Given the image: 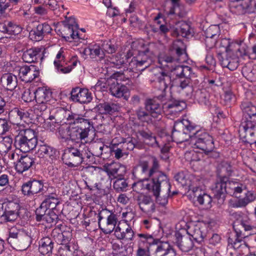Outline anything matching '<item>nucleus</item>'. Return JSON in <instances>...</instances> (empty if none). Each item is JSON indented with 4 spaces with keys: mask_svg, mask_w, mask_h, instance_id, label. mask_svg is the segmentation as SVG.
Here are the masks:
<instances>
[{
    "mask_svg": "<svg viewBox=\"0 0 256 256\" xmlns=\"http://www.w3.org/2000/svg\"><path fill=\"white\" fill-rule=\"evenodd\" d=\"M138 54L132 57L134 54L130 50L126 54H118L113 58L112 63L117 68H120L122 66L128 63V68L136 72H142L149 67L153 62L154 55L153 52L150 50L149 48H146L144 50L138 48Z\"/></svg>",
    "mask_w": 256,
    "mask_h": 256,
    "instance_id": "f257e3e1",
    "label": "nucleus"
},
{
    "mask_svg": "<svg viewBox=\"0 0 256 256\" xmlns=\"http://www.w3.org/2000/svg\"><path fill=\"white\" fill-rule=\"evenodd\" d=\"M154 74L155 87L162 92V95L158 96L161 100L166 96V90L169 86L175 87L178 92L188 97L191 96L194 90L192 86L190 84V77L176 78L172 81L168 73L160 68L154 69Z\"/></svg>",
    "mask_w": 256,
    "mask_h": 256,
    "instance_id": "f03ea898",
    "label": "nucleus"
},
{
    "mask_svg": "<svg viewBox=\"0 0 256 256\" xmlns=\"http://www.w3.org/2000/svg\"><path fill=\"white\" fill-rule=\"evenodd\" d=\"M16 144L20 152H27L34 149L38 144L37 132L20 123L13 124Z\"/></svg>",
    "mask_w": 256,
    "mask_h": 256,
    "instance_id": "7ed1b4c3",
    "label": "nucleus"
},
{
    "mask_svg": "<svg viewBox=\"0 0 256 256\" xmlns=\"http://www.w3.org/2000/svg\"><path fill=\"white\" fill-rule=\"evenodd\" d=\"M137 236L138 238V246L149 248L150 245L154 246V250L150 256H176V251L168 242L160 241L147 233L138 234Z\"/></svg>",
    "mask_w": 256,
    "mask_h": 256,
    "instance_id": "20e7f679",
    "label": "nucleus"
},
{
    "mask_svg": "<svg viewBox=\"0 0 256 256\" xmlns=\"http://www.w3.org/2000/svg\"><path fill=\"white\" fill-rule=\"evenodd\" d=\"M190 143L194 149H199L204 153L208 154L212 152L214 148L212 137L205 129H196L188 134Z\"/></svg>",
    "mask_w": 256,
    "mask_h": 256,
    "instance_id": "39448f33",
    "label": "nucleus"
},
{
    "mask_svg": "<svg viewBox=\"0 0 256 256\" xmlns=\"http://www.w3.org/2000/svg\"><path fill=\"white\" fill-rule=\"evenodd\" d=\"M33 237L34 235L30 231L18 230L12 228L10 230L7 241L14 248L24 250L30 246Z\"/></svg>",
    "mask_w": 256,
    "mask_h": 256,
    "instance_id": "423d86ee",
    "label": "nucleus"
},
{
    "mask_svg": "<svg viewBox=\"0 0 256 256\" xmlns=\"http://www.w3.org/2000/svg\"><path fill=\"white\" fill-rule=\"evenodd\" d=\"M139 168L140 173V178L156 183L162 182L163 184H166L165 180L168 176L160 170V166L156 158L153 159L152 166L150 168H149L147 162H144L140 165Z\"/></svg>",
    "mask_w": 256,
    "mask_h": 256,
    "instance_id": "0eeeda50",
    "label": "nucleus"
},
{
    "mask_svg": "<svg viewBox=\"0 0 256 256\" xmlns=\"http://www.w3.org/2000/svg\"><path fill=\"white\" fill-rule=\"evenodd\" d=\"M196 128L197 126L188 120L183 119L182 120L176 121L172 132V141L176 143H182L186 141L189 138L187 132L191 134Z\"/></svg>",
    "mask_w": 256,
    "mask_h": 256,
    "instance_id": "6e6552de",
    "label": "nucleus"
},
{
    "mask_svg": "<svg viewBox=\"0 0 256 256\" xmlns=\"http://www.w3.org/2000/svg\"><path fill=\"white\" fill-rule=\"evenodd\" d=\"M20 205L14 200L0 202V223L15 221L19 216Z\"/></svg>",
    "mask_w": 256,
    "mask_h": 256,
    "instance_id": "1a4fd4ad",
    "label": "nucleus"
},
{
    "mask_svg": "<svg viewBox=\"0 0 256 256\" xmlns=\"http://www.w3.org/2000/svg\"><path fill=\"white\" fill-rule=\"evenodd\" d=\"M100 228L105 234H110L115 230L118 222L116 215L107 209L102 210L98 215Z\"/></svg>",
    "mask_w": 256,
    "mask_h": 256,
    "instance_id": "9d476101",
    "label": "nucleus"
},
{
    "mask_svg": "<svg viewBox=\"0 0 256 256\" xmlns=\"http://www.w3.org/2000/svg\"><path fill=\"white\" fill-rule=\"evenodd\" d=\"M36 104L34 106V112L38 116H41L50 105L52 92L44 87H39L35 91Z\"/></svg>",
    "mask_w": 256,
    "mask_h": 256,
    "instance_id": "9b49d317",
    "label": "nucleus"
},
{
    "mask_svg": "<svg viewBox=\"0 0 256 256\" xmlns=\"http://www.w3.org/2000/svg\"><path fill=\"white\" fill-rule=\"evenodd\" d=\"M93 128L92 126H69L65 130L61 128L60 132L62 138L78 142L87 138L90 128Z\"/></svg>",
    "mask_w": 256,
    "mask_h": 256,
    "instance_id": "f8f14e48",
    "label": "nucleus"
},
{
    "mask_svg": "<svg viewBox=\"0 0 256 256\" xmlns=\"http://www.w3.org/2000/svg\"><path fill=\"white\" fill-rule=\"evenodd\" d=\"M58 31L60 34L66 41L71 42L73 40L80 38L78 25L74 18H69L62 22L60 26Z\"/></svg>",
    "mask_w": 256,
    "mask_h": 256,
    "instance_id": "ddd939ff",
    "label": "nucleus"
},
{
    "mask_svg": "<svg viewBox=\"0 0 256 256\" xmlns=\"http://www.w3.org/2000/svg\"><path fill=\"white\" fill-rule=\"evenodd\" d=\"M63 116L64 118L62 119L65 123H67L70 125L76 124L79 126H92L91 122L85 118L84 116L81 114L74 112L70 110H66L64 109H60L56 113V116L61 118L60 116Z\"/></svg>",
    "mask_w": 256,
    "mask_h": 256,
    "instance_id": "4468645a",
    "label": "nucleus"
},
{
    "mask_svg": "<svg viewBox=\"0 0 256 256\" xmlns=\"http://www.w3.org/2000/svg\"><path fill=\"white\" fill-rule=\"evenodd\" d=\"M166 184H163L162 182L158 184V194H153L156 198L157 202L162 206H166L168 202V198L178 194L176 191H170L171 184L168 177L166 178Z\"/></svg>",
    "mask_w": 256,
    "mask_h": 256,
    "instance_id": "2eb2a0df",
    "label": "nucleus"
},
{
    "mask_svg": "<svg viewBox=\"0 0 256 256\" xmlns=\"http://www.w3.org/2000/svg\"><path fill=\"white\" fill-rule=\"evenodd\" d=\"M62 158L64 162L71 168L78 166L84 160L82 152L73 147L65 150Z\"/></svg>",
    "mask_w": 256,
    "mask_h": 256,
    "instance_id": "dca6fc26",
    "label": "nucleus"
},
{
    "mask_svg": "<svg viewBox=\"0 0 256 256\" xmlns=\"http://www.w3.org/2000/svg\"><path fill=\"white\" fill-rule=\"evenodd\" d=\"M20 80L24 82H30L40 76L38 68L34 65H23L17 68Z\"/></svg>",
    "mask_w": 256,
    "mask_h": 256,
    "instance_id": "f3484780",
    "label": "nucleus"
},
{
    "mask_svg": "<svg viewBox=\"0 0 256 256\" xmlns=\"http://www.w3.org/2000/svg\"><path fill=\"white\" fill-rule=\"evenodd\" d=\"M188 234L198 242H202L208 233V224L204 222H198L188 227Z\"/></svg>",
    "mask_w": 256,
    "mask_h": 256,
    "instance_id": "a211bd4d",
    "label": "nucleus"
},
{
    "mask_svg": "<svg viewBox=\"0 0 256 256\" xmlns=\"http://www.w3.org/2000/svg\"><path fill=\"white\" fill-rule=\"evenodd\" d=\"M240 131L245 133L244 137L249 144H256V120L242 122Z\"/></svg>",
    "mask_w": 256,
    "mask_h": 256,
    "instance_id": "6ab92c4d",
    "label": "nucleus"
},
{
    "mask_svg": "<svg viewBox=\"0 0 256 256\" xmlns=\"http://www.w3.org/2000/svg\"><path fill=\"white\" fill-rule=\"evenodd\" d=\"M70 98L75 102L88 104L92 100V93L87 88L76 87L70 92Z\"/></svg>",
    "mask_w": 256,
    "mask_h": 256,
    "instance_id": "aec40b11",
    "label": "nucleus"
},
{
    "mask_svg": "<svg viewBox=\"0 0 256 256\" xmlns=\"http://www.w3.org/2000/svg\"><path fill=\"white\" fill-rule=\"evenodd\" d=\"M110 92L111 94L117 98H122L128 100L130 96L128 88L124 84L119 83L115 80L110 84Z\"/></svg>",
    "mask_w": 256,
    "mask_h": 256,
    "instance_id": "412c9836",
    "label": "nucleus"
},
{
    "mask_svg": "<svg viewBox=\"0 0 256 256\" xmlns=\"http://www.w3.org/2000/svg\"><path fill=\"white\" fill-rule=\"evenodd\" d=\"M32 111H34V109L24 110L14 108L9 112L8 119L12 122V125L14 124L18 123L19 120L26 122L28 118H32Z\"/></svg>",
    "mask_w": 256,
    "mask_h": 256,
    "instance_id": "4be33fe9",
    "label": "nucleus"
},
{
    "mask_svg": "<svg viewBox=\"0 0 256 256\" xmlns=\"http://www.w3.org/2000/svg\"><path fill=\"white\" fill-rule=\"evenodd\" d=\"M140 180L132 184L133 190L136 192H140L142 190H146L153 194H158V187L156 183L148 180L139 178Z\"/></svg>",
    "mask_w": 256,
    "mask_h": 256,
    "instance_id": "5701e85b",
    "label": "nucleus"
},
{
    "mask_svg": "<svg viewBox=\"0 0 256 256\" xmlns=\"http://www.w3.org/2000/svg\"><path fill=\"white\" fill-rule=\"evenodd\" d=\"M43 55V48L34 47L24 51L22 56V59L25 62H36L38 60H42Z\"/></svg>",
    "mask_w": 256,
    "mask_h": 256,
    "instance_id": "b1692460",
    "label": "nucleus"
},
{
    "mask_svg": "<svg viewBox=\"0 0 256 256\" xmlns=\"http://www.w3.org/2000/svg\"><path fill=\"white\" fill-rule=\"evenodd\" d=\"M36 154L40 158H45L50 163L53 162L57 158V150L46 144L38 146Z\"/></svg>",
    "mask_w": 256,
    "mask_h": 256,
    "instance_id": "393cba45",
    "label": "nucleus"
},
{
    "mask_svg": "<svg viewBox=\"0 0 256 256\" xmlns=\"http://www.w3.org/2000/svg\"><path fill=\"white\" fill-rule=\"evenodd\" d=\"M83 53L90 58L96 61H101L104 58V52L98 44H90L86 48Z\"/></svg>",
    "mask_w": 256,
    "mask_h": 256,
    "instance_id": "a878e982",
    "label": "nucleus"
},
{
    "mask_svg": "<svg viewBox=\"0 0 256 256\" xmlns=\"http://www.w3.org/2000/svg\"><path fill=\"white\" fill-rule=\"evenodd\" d=\"M160 95H162V93L158 95L156 98L148 100L146 102V110L153 118H158L163 112L162 108L158 100L163 101L165 96L161 100L158 98Z\"/></svg>",
    "mask_w": 256,
    "mask_h": 256,
    "instance_id": "bb28decb",
    "label": "nucleus"
},
{
    "mask_svg": "<svg viewBox=\"0 0 256 256\" xmlns=\"http://www.w3.org/2000/svg\"><path fill=\"white\" fill-rule=\"evenodd\" d=\"M116 237L120 240H132L134 232L127 222L119 223L114 230Z\"/></svg>",
    "mask_w": 256,
    "mask_h": 256,
    "instance_id": "cd10ccee",
    "label": "nucleus"
},
{
    "mask_svg": "<svg viewBox=\"0 0 256 256\" xmlns=\"http://www.w3.org/2000/svg\"><path fill=\"white\" fill-rule=\"evenodd\" d=\"M52 28L46 22L39 24L30 32V38L34 41H40L44 37L51 32Z\"/></svg>",
    "mask_w": 256,
    "mask_h": 256,
    "instance_id": "c85d7f7f",
    "label": "nucleus"
},
{
    "mask_svg": "<svg viewBox=\"0 0 256 256\" xmlns=\"http://www.w3.org/2000/svg\"><path fill=\"white\" fill-rule=\"evenodd\" d=\"M175 236V243L182 252H188L192 248L194 242L189 235L182 236L178 232L176 233Z\"/></svg>",
    "mask_w": 256,
    "mask_h": 256,
    "instance_id": "c756f323",
    "label": "nucleus"
},
{
    "mask_svg": "<svg viewBox=\"0 0 256 256\" xmlns=\"http://www.w3.org/2000/svg\"><path fill=\"white\" fill-rule=\"evenodd\" d=\"M138 204L140 209L144 212L151 214L155 210V204L150 196L140 195L138 197Z\"/></svg>",
    "mask_w": 256,
    "mask_h": 256,
    "instance_id": "7c9ffc66",
    "label": "nucleus"
},
{
    "mask_svg": "<svg viewBox=\"0 0 256 256\" xmlns=\"http://www.w3.org/2000/svg\"><path fill=\"white\" fill-rule=\"evenodd\" d=\"M236 238H228V247L229 248H234L240 254L241 252L243 251H248V248L244 243H242V237L241 236V232H236Z\"/></svg>",
    "mask_w": 256,
    "mask_h": 256,
    "instance_id": "2f4dec72",
    "label": "nucleus"
},
{
    "mask_svg": "<svg viewBox=\"0 0 256 256\" xmlns=\"http://www.w3.org/2000/svg\"><path fill=\"white\" fill-rule=\"evenodd\" d=\"M34 164V160L32 157L28 155L21 156L15 164V169L18 173L22 174L28 170Z\"/></svg>",
    "mask_w": 256,
    "mask_h": 256,
    "instance_id": "473e14b6",
    "label": "nucleus"
},
{
    "mask_svg": "<svg viewBox=\"0 0 256 256\" xmlns=\"http://www.w3.org/2000/svg\"><path fill=\"white\" fill-rule=\"evenodd\" d=\"M214 197L220 200V202H223L226 194H227L226 182L220 179L216 182L214 186L212 189Z\"/></svg>",
    "mask_w": 256,
    "mask_h": 256,
    "instance_id": "72a5a7b5",
    "label": "nucleus"
},
{
    "mask_svg": "<svg viewBox=\"0 0 256 256\" xmlns=\"http://www.w3.org/2000/svg\"><path fill=\"white\" fill-rule=\"evenodd\" d=\"M176 57L172 56H166L164 58V61L166 64L168 68H170L173 66L172 64L178 62L179 63L185 62L186 59V54L184 50L178 48H176Z\"/></svg>",
    "mask_w": 256,
    "mask_h": 256,
    "instance_id": "f704fd0d",
    "label": "nucleus"
},
{
    "mask_svg": "<svg viewBox=\"0 0 256 256\" xmlns=\"http://www.w3.org/2000/svg\"><path fill=\"white\" fill-rule=\"evenodd\" d=\"M240 107L244 116L242 122L248 120H256V106L251 102H243Z\"/></svg>",
    "mask_w": 256,
    "mask_h": 256,
    "instance_id": "c9c22d12",
    "label": "nucleus"
},
{
    "mask_svg": "<svg viewBox=\"0 0 256 256\" xmlns=\"http://www.w3.org/2000/svg\"><path fill=\"white\" fill-rule=\"evenodd\" d=\"M1 82L7 90L12 92L18 86L17 77L12 73L4 74L1 78Z\"/></svg>",
    "mask_w": 256,
    "mask_h": 256,
    "instance_id": "e433bc0d",
    "label": "nucleus"
},
{
    "mask_svg": "<svg viewBox=\"0 0 256 256\" xmlns=\"http://www.w3.org/2000/svg\"><path fill=\"white\" fill-rule=\"evenodd\" d=\"M210 94L206 88H198L194 93V99L202 106L208 108L210 105Z\"/></svg>",
    "mask_w": 256,
    "mask_h": 256,
    "instance_id": "4c0bfd02",
    "label": "nucleus"
},
{
    "mask_svg": "<svg viewBox=\"0 0 256 256\" xmlns=\"http://www.w3.org/2000/svg\"><path fill=\"white\" fill-rule=\"evenodd\" d=\"M52 190H50L44 194L46 198L42 202V206L46 207L48 210H52L55 208L60 202L58 195L55 191L54 192Z\"/></svg>",
    "mask_w": 256,
    "mask_h": 256,
    "instance_id": "58836bf2",
    "label": "nucleus"
},
{
    "mask_svg": "<svg viewBox=\"0 0 256 256\" xmlns=\"http://www.w3.org/2000/svg\"><path fill=\"white\" fill-rule=\"evenodd\" d=\"M172 74L175 75L176 78H182L185 77H190L192 74V69L187 66L176 65L170 68Z\"/></svg>",
    "mask_w": 256,
    "mask_h": 256,
    "instance_id": "ea45409f",
    "label": "nucleus"
},
{
    "mask_svg": "<svg viewBox=\"0 0 256 256\" xmlns=\"http://www.w3.org/2000/svg\"><path fill=\"white\" fill-rule=\"evenodd\" d=\"M38 250L43 254H50L54 248V242L49 237H44L39 241Z\"/></svg>",
    "mask_w": 256,
    "mask_h": 256,
    "instance_id": "a19ab883",
    "label": "nucleus"
},
{
    "mask_svg": "<svg viewBox=\"0 0 256 256\" xmlns=\"http://www.w3.org/2000/svg\"><path fill=\"white\" fill-rule=\"evenodd\" d=\"M226 185L227 194L234 196H237L246 188L244 184L236 181L226 182Z\"/></svg>",
    "mask_w": 256,
    "mask_h": 256,
    "instance_id": "79ce46f5",
    "label": "nucleus"
},
{
    "mask_svg": "<svg viewBox=\"0 0 256 256\" xmlns=\"http://www.w3.org/2000/svg\"><path fill=\"white\" fill-rule=\"evenodd\" d=\"M30 184L32 196L38 193L44 194L46 193L47 191H49L50 190L54 189L52 186L46 188V186H44L43 181L40 180H30Z\"/></svg>",
    "mask_w": 256,
    "mask_h": 256,
    "instance_id": "37998d69",
    "label": "nucleus"
},
{
    "mask_svg": "<svg viewBox=\"0 0 256 256\" xmlns=\"http://www.w3.org/2000/svg\"><path fill=\"white\" fill-rule=\"evenodd\" d=\"M251 5H252L251 0H232L231 8H235L236 10H232L238 14H241L246 12Z\"/></svg>",
    "mask_w": 256,
    "mask_h": 256,
    "instance_id": "c03bdc74",
    "label": "nucleus"
},
{
    "mask_svg": "<svg viewBox=\"0 0 256 256\" xmlns=\"http://www.w3.org/2000/svg\"><path fill=\"white\" fill-rule=\"evenodd\" d=\"M53 239L57 244H62L63 242H68L70 240V234L69 232H63L62 230L55 228L51 234Z\"/></svg>",
    "mask_w": 256,
    "mask_h": 256,
    "instance_id": "a18cd8bd",
    "label": "nucleus"
},
{
    "mask_svg": "<svg viewBox=\"0 0 256 256\" xmlns=\"http://www.w3.org/2000/svg\"><path fill=\"white\" fill-rule=\"evenodd\" d=\"M122 168L119 163H112L108 167L105 168L104 171L106 172L110 180L122 177V174L119 173L120 168Z\"/></svg>",
    "mask_w": 256,
    "mask_h": 256,
    "instance_id": "49530a36",
    "label": "nucleus"
},
{
    "mask_svg": "<svg viewBox=\"0 0 256 256\" xmlns=\"http://www.w3.org/2000/svg\"><path fill=\"white\" fill-rule=\"evenodd\" d=\"M256 198V194L252 191H248L244 198L238 199L234 204V208L244 207Z\"/></svg>",
    "mask_w": 256,
    "mask_h": 256,
    "instance_id": "de8ad7c7",
    "label": "nucleus"
},
{
    "mask_svg": "<svg viewBox=\"0 0 256 256\" xmlns=\"http://www.w3.org/2000/svg\"><path fill=\"white\" fill-rule=\"evenodd\" d=\"M138 133L146 144L152 146H158L156 136L151 132L142 130H139Z\"/></svg>",
    "mask_w": 256,
    "mask_h": 256,
    "instance_id": "09e8293b",
    "label": "nucleus"
},
{
    "mask_svg": "<svg viewBox=\"0 0 256 256\" xmlns=\"http://www.w3.org/2000/svg\"><path fill=\"white\" fill-rule=\"evenodd\" d=\"M186 106V104L184 102L176 100L170 102L167 105V108L170 112L175 115L182 112Z\"/></svg>",
    "mask_w": 256,
    "mask_h": 256,
    "instance_id": "8fccbe9b",
    "label": "nucleus"
},
{
    "mask_svg": "<svg viewBox=\"0 0 256 256\" xmlns=\"http://www.w3.org/2000/svg\"><path fill=\"white\" fill-rule=\"evenodd\" d=\"M232 50L238 56H242L246 54V46L242 41L232 42Z\"/></svg>",
    "mask_w": 256,
    "mask_h": 256,
    "instance_id": "3c124183",
    "label": "nucleus"
},
{
    "mask_svg": "<svg viewBox=\"0 0 256 256\" xmlns=\"http://www.w3.org/2000/svg\"><path fill=\"white\" fill-rule=\"evenodd\" d=\"M197 201L200 204L204 206V208L208 209L212 207V197L204 193H200L197 196Z\"/></svg>",
    "mask_w": 256,
    "mask_h": 256,
    "instance_id": "603ef678",
    "label": "nucleus"
},
{
    "mask_svg": "<svg viewBox=\"0 0 256 256\" xmlns=\"http://www.w3.org/2000/svg\"><path fill=\"white\" fill-rule=\"evenodd\" d=\"M75 250L74 246L62 244L58 248V253L60 256H74Z\"/></svg>",
    "mask_w": 256,
    "mask_h": 256,
    "instance_id": "864d4df0",
    "label": "nucleus"
},
{
    "mask_svg": "<svg viewBox=\"0 0 256 256\" xmlns=\"http://www.w3.org/2000/svg\"><path fill=\"white\" fill-rule=\"evenodd\" d=\"M178 28H176L179 34L182 37H187L190 34V26L186 22L182 21L178 23Z\"/></svg>",
    "mask_w": 256,
    "mask_h": 256,
    "instance_id": "5fc2aeb1",
    "label": "nucleus"
},
{
    "mask_svg": "<svg viewBox=\"0 0 256 256\" xmlns=\"http://www.w3.org/2000/svg\"><path fill=\"white\" fill-rule=\"evenodd\" d=\"M128 186L126 180L122 177L116 178L113 184V188L117 192L126 190Z\"/></svg>",
    "mask_w": 256,
    "mask_h": 256,
    "instance_id": "6e6d98bb",
    "label": "nucleus"
},
{
    "mask_svg": "<svg viewBox=\"0 0 256 256\" xmlns=\"http://www.w3.org/2000/svg\"><path fill=\"white\" fill-rule=\"evenodd\" d=\"M10 130H12V124L6 118H0V136L6 134Z\"/></svg>",
    "mask_w": 256,
    "mask_h": 256,
    "instance_id": "4d7b16f0",
    "label": "nucleus"
},
{
    "mask_svg": "<svg viewBox=\"0 0 256 256\" xmlns=\"http://www.w3.org/2000/svg\"><path fill=\"white\" fill-rule=\"evenodd\" d=\"M220 34V30L218 25H211L204 32L205 36L218 38Z\"/></svg>",
    "mask_w": 256,
    "mask_h": 256,
    "instance_id": "13d9d810",
    "label": "nucleus"
},
{
    "mask_svg": "<svg viewBox=\"0 0 256 256\" xmlns=\"http://www.w3.org/2000/svg\"><path fill=\"white\" fill-rule=\"evenodd\" d=\"M34 4H41L44 6H48V8L52 10L57 8L58 2L56 0H32Z\"/></svg>",
    "mask_w": 256,
    "mask_h": 256,
    "instance_id": "bf43d9fd",
    "label": "nucleus"
},
{
    "mask_svg": "<svg viewBox=\"0 0 256 256\" xmlns=\"http://www.w3.org/2000/svg\"><path fill=\"white\" fill-rule=\"evenodd\" d=\"M98 108L100 113L102 114H112L115 112L114 108L108 103L100 104Z\"/></svg>",
    "mask_w": 256,
    "mask_h": 256,
    "instance_id": "052dcab7",
    "label": "nucleus"
},
{
    "mask_svg": "<svg viewBox=\"0 0 256 256\" xmlns=\"http://www.w3.org/2000/svg\"><path fill=\"white\" fill-rule=\"evenodd\" d=\"M221 64L222 67L227 68L230 70H234L238 66V64L236 60H230L228 58L223 59L221 61Z\"/></svg>",
    "mask_w": 256,
    "mask_h": 256,
    "instance_id": "680f3d73",
    "label": "nucleus"
},
{
    "mask_svg": "<svg viewBox=\"0 0 256 256\" xmlns=\"http://www.w3.org/2000/svg\"><path fill=\"white\" fill-rule=\"evenodd\" d=\"M7 25H8L7 26L8 34H18L22 30V29L20 26L12 22L7 21Z\"/></svg>",
    "mask_w": 256,
    "mask_h": 256,
    "instance_id": "e2e57ef3",
    "label": "nucleus"
},
{
    "mask_svg": "<svg viewBox=\"0 0 256 256\" xmlns=\"http://www.w3.org/2000/svg\"><path fill=\"white\" fill-rule=\"evenodd\" d=\"M48 209L42 206V203L40 206L36 210V220L38 222L42 221L46 214Z\"/></svg>",
    "mask_w": 256,
    "mask_h": 256,
    "instance_id": "0e129e2a",
    "label": "nucleus"
},
{
    "mask_svg": "<svg viewBox=\"0 0 256 256\" xmlns=\"http://www.w3.org/2000/svg\"><path fill=\"white\" fill-rule=\"evenodd\" d=\"M20 156L16 152L11 150L10 149L6 153L4 160H6L8 159V162L10 161L11 163L16 164L15 160L16 162L20 158Z\"/></svg>",
    "mask_w": 256,
    "mask_h": 256,
    "instance_id": "69168bd1",
    "label": "nucleus"
},
{
    "mask_svg": "<svg viewBox=\"0 0 256 256\" xmlns=\"http://www.w3.org/2000/svg\"><path fill=\"white\" fill-rule=\"evenodd\" d=\"M172 4L171 7L170 8L168 11L167 12L168 16H172L177 14L179 12L180 8V0H170Z\"/></svg>",
    "mask_w": 256,
    "mask_h": 256,
    "instance_id": "338daca9",
    "label": "nucleus"
},
{
    "mask_svg": "<svg viewBox=\"0 0 256 256\" xmlns=\"http://www.w3.org/2000/svg\"><path fill=\"white\" fill-rule=\"evenodd\" d=\"M22 98L25 102H31L33 100H36L35 91L31 90L29 88L25 90L22 94Z\"/></svg>",
    "mask_w": 256,
    "mask_h": 256,
    "instance_id": "774afa93",
    "label": "nucleus"
}]
</instances>
